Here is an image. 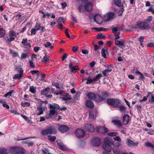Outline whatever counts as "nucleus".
<instances>
[{"mask_svg":"<svg viewBox=\"0 0 154 154\" xmlns=\"http://www.w3.org/2000/svg\"><path fill=\"white\" fill-rule=\"evenodd\" d=\"M10 53L12 54V56L14 57L18 56V53L17 52H16L14 51H12L11 50H10Z\"/></svg>","mask_w":154,"mask_h":154,"instance_id":"43","label":"nucleus"},{"mask_svg":"<svg viewBox=\"0 0 154 154\" xmlns=\"http://www.w3.org/2000/svg\"><path fill=\"white\" fill-rule=\"evenodd\" d=\"M37 110L39 111V112L37 113V116H39L43 114V112L45 110V107H44L38 106L37 107Z\"/></svg>","mask_w":154,"mask_h":154,"instance_id":"21","label":"nucleus"},{"mask_svg":"<svg viewBox=\"0 0 154 154\" xmlns=\"http://www.w3.org/2000/svg\"><path fill=\"white\" fill-rule=\"evenodd\" d=\"M36 88L35 87L33 86L30 87L29 88V91L33 94H35L36 92Z\"/></svg>","mask_w":154,"mask_h":154,"instance_id":"39","label":"nucleus"},{"mask_svg":"<svg viewBox=\"0 0 154 154\" xmlns=\"http://www.w3.org/2000/svg\"><path fill=\"white\" fill-rule=\"evenodd\" d=\"M18 71L19 73L15 74L13 77V79L20 80L22 78V77L23 75V70L21 68L18 69Z\"/></svg>","mask_w":154,"mask_h":154,"instance_id":"11","label":"nucleus"},{"mask_svg":"<svg viewBox=\"0 0 154 154\" xmlns=\"http://www.w3.org/2000/svg\"><path fill=\"white\" fill-rule=\"evenodd\" d=\"M145 146L147 147H150L153 151L154 150V145L149 142H146L144 143Z\"/></svg>","mask_w":154,"mask_h":154,"instance_id":"26","label":"nucleus"},{"mask_svg":"<svg viewBox=\"0 0 154 154\" xmlns=\"http://www.w3.org/2000/svg\"><path fill=\"white\" fill-rule=\"evenodd\" d=\"M48 139L51 141L54 142L56 139V137L55 136H52L51 135H49L48 136Z\"/></svg>","mask_w":154,"mask_h":154,"instance_id":"41","label":"nucleus"},{"mask_svg":"<svg viewBox=\"0 0 154 154\" xmlns=\"http://www.w3.org/2000/svg\"><path fill=\"white\" fill-rule=\"evenodd\" d=\"M59 148L60 149H61L63 151H65V150H67V147L66 146H65L64 145V144L63 145L60 146L59 147Z\"/></svg>","mask_w":154,"mask_h":154,"instance_id":"56","label":"nucleus"},{"mask_svg":"<svg viewBox=\"0 0 154 154\" xmlns=\"http://www.w3.org/2000/svg\"><path fill=\"white\" fill-rule=\"evenodd\" d=\"M121 0H114V2L115 5L119 7L122 6Z\"/></svg>","mask_w":154,"mask_h":154,"instance_id":"32","label":"nucleus"},{"mask_svg":"<svg viewBox=\"0 0 154 154\" xmlns=\"http://www.w3.org/2000/svg\"><path fill=\"white\" fill-rule=\"evenodd\" d=\"M112 71V69H106L103 71L102 73L104 76H106L107 75V72H110Z\"/></svg>","mask_w":154,"mask_h":154,"instance_id":"34","label":"nucleus"},{"mask_svg":"<svg viewBox=\"0 0 154 154\" xmlns=\"http://www.w3.org/2000/svg\"><path fill=\"white\" fill-rule=\"evenodd\" d=\"M27 39L26 38H23L22 42V43L23 44L24 46H29V47H30V43L27 42Z\"/></svg>","mask_w":154,"mask_h":154,"instance_id":"27","label":"nucleus"},{"mask_svg":"<svg viewBox=\"0 0 154 154\" xmlns=\"http://www.w3.org/2000/svg\"><path fill=\"white\" fill-rule=\"evenodd\" d=\"M69 67L70 72L74 73H76L79 70V68L78 66L76 65L74 66H73L72 64L70 63L69 65Z\"/></svg>","mask_w":154,"mask_h":154,"instance_id":"12","label":"nucleus"},{"mask_svg":"<svg viewBox=\"0 0 154 154\" xmlns=\"http://www.w3.org/2000/svg\"><path fill=\"white\" fill-rule=\"evenodd\" d=\"M29 63L30 67L32 68H34L35 67V65L33 63V61L29 60Z\"/></svg>","mask_w":154,"mask_h":154,"instance_id":"60","label":"nucleus"},{"mask_svg":"<svg viewBox=\"0 0 154 154\" xmlns=\"http://www.w3.org/2000/svg\"><path fill=\"white\" fill-rule=\"evenodd\" d=\"M44 46L46 48H53L51 43L49 42H47L46 44H44Z\"/></svg>","mask_w":154,"mask_h":154,"instance_id":"45","label":"nucleus"},{"mask_svg":"<svg viewBox=\"0 0 154 154\" xmlns=\"http://www.w3.org/2000/svg\"><path fill=\"white\" fill-rule=\"evenodd\" d=\"M10 38H8L7 40H6L5 41L6 42L8 43V44H10L11 43V42L13 40H14L15 38L13 36H9Z\"/></svg>","mask_w":154,"mask_h":154,"instance_id":"37","label":"nucleus"},{"mask_svg":"<svg viewBox=\"0 0 154 154\" xmlns=\"http://www.w3.org/2000/svg\"><path fill=\"white\" fill-rule=\"evenodd\" d=\"M28 55L27 54L23 53L21 54V59H25L26 58Z\"/></svg>","mask_w":154,"mask_h":154,"instance_id":"58","label":"nucleus"},{"mask_svg":"<svg viewBox=\"0 0 154 154\" xmlns=\"http://www.w3.org/2000/svg\"><path fill=\"white\" fill-rule=\"evenodd\" d=\"M111 29L113 33L114 34H115L118 31V29L116 27H112Z\"/></svg>","mask_w":154,"mask_h":154,"instance_id":"61","label":"nucleus"},{"mask_svg":"<svg viewBox=\"0 0 154 154\" xmlns=\"http://www.w3.org/2000/svg\"><path fill=\"white\" fill-rule=\"evenodd\" d=\"M92 143L94 146H98L101 143V140L99 138L95 137L93 138Z\"/></svg>","mask_w":154,"mask_h":154,"instance_id":"15","label":"nucleus"},{"mask_svg":"<svg viewBox=\"0 0 154 154\" xmlns=\"http://www.w3.org/2000/svg\"><path fill=\"white\" fill-rule=\"evenodd\" d=\"M124 11V6H122V8H121L120 10H119V11L118 13V15L119 16H122V14L123 11Z\"/></svg>","mask_w":154,"mask_h":154,"instance_id":"44","label":"nucleus"},{"mask_svg":"<svg viewBox=\"0 0 154 154\" xmlns=\"http://www.w3.org/2000/svg\"><path fill=\"white\" fill-rule=\"evenodd\" d=\"M134 29H138L142 30H146L150 28L149 24L145 21H138L132 26Z\"/></svg>","mask_w":154,"mask_h":154,"instance_id":"1","label":"nucleus"},{"mask_svg":"<svg viewBox=\"0 0 154 154\" xmlns=\"http://www.w3.org/2000/svg\"><path fill=\"white\" fill-rule=\"evenodd\" d=\"M50 108V112L49 115L50 116H53L55 113L57 114L58 112L56 109H58L60 108V106L55 103L51 104H49Z\"/></svg>","mask_w":154,"mask_h":154,"instance_id":"6","label":"nucleus"},{"mask_svg":"<svg viewBox=\"0 0 154 154\" xmlns=\"http://www.w3.org/2000/svg\"><path fill=\"white\" fill-rule=\"evenodd\" d=\"M152 20V16H149L147 17V18L144 20L146 21L148 23L150 22Z\"/></svg>","mask_w":154,"mask_h":154,"instance_id":"54","label":"nucleus"},{"mask_svg":"<svg viewBox=\"0 0 154 154\" xmlns=\"http://www.w3.org/2000/svg\"><path fill=\"white\" fill-rule=\"evenodd\" d=\"M21 105L23 107H29L30 106V103L29 102H26L24 103L22 102L21 103Z\"/></svg>","mask_w":154,"mask_h":154,"instance_id":"42","label":"nucleus"},{"mask_svg":"<svg viewBox=\"0 0 154 154\" xmlns=\"http://www.w3.org/2000/svg\"><path fill=\"white\" fill-rule=\"evenodd\" d=\"M102 76V75L101 73H99L97 74L95 78L93 79V82H95L97 80L100 79L101 77Z\"/></svg>","mask_w":154,"mask_h":154,"instance_id":"30","label":"nucleus"},{"mask_svg":"<svg viewBox=\"0 0 154 154\" xmlns=\"http://www.w3.org/2000/svg\"><path fill=\"white\" fill-rule=\"evenodd\" d=\"M129 122V117L128 114L124 115L123 117L122 122L124 125L127 124Z\"/></svg>","mask_w":154,"mask_h":154,"instance_id":"19","label":"nucleus"},{"mask_svg":"<svg viewBox=\"0 0 154 154\" xmlns=\"http://www.w3.org/2000/svg\"><path fill=\"white\" fill-rule=\"evenodd\" d=\"M52 86L55 87L57 89H59L60 88L59 84L57 82H53L52 84Z\"/></svg>","mask_w":154,"mask_h":154,"instance_id":"50","label":"nucleus"},{"mask_svg":"<svg viewBox=\"0 0 154 154\" xmlns=\"http://www.w3.org/2000/svg\"><path fill=\"white\" fill-rule=\"evenodd\" d=\"M16 32L14 31H11L9 34V36L16 37Z\"/></svg>","mask_w":154,"mask_h":154,"instance_id":"51","label":"nucleus"},{"mask_svg":"<svg viewBox=\"0 0 154 154\" xmlns=\"http://www.w3.org/2000/svg\"><path fill=\"white\" fill-rule=\"evenodd\" d=\"M112 144L114 145V142L112 143L108 138L105 137L104 139V144L103 145V147L105 150L110 152L112 150L111 145Z\"/></svg>","mask_w":154,"mask_h":154,"instance_id":"3","label":"nucleus"},{"mask_svg":"<svg viewBox=\"0 0 154 154\" xmlns=\"http://www.w3.org/2000/svg\"><path fill=\"white\" fill-rule=\"evenodd\" d=\"M107 103L109 106L117 107L121 103V100L118 98H108L106 100Z\"/></svg>","mask_w":154,"mask_h":154,"instance_id":"2","label":"nucleus"},{"mask_svg":"<svg viewBox=\"0 0 154 154\" xmlns=\"http://www.w3.org/2000/svg\"><path fill=\"white\" fill-rule=\"evenodd\" d=\"M5 31L1 28H0V38L3 37L5 35Z\"/></svg>","mask_w":154,"mask_h":154,"instance_id":"46","label":"nucleus"},{"mask_svg":"<svg viewBox=\"0 0 154 154\" xmlns=\"http://www.w3.org/2000/svg\"><path fill=\"white\" fill-rule=\"evenodd\" d=\"M36 31H37L34 28L31 29V35H35L36 34Z\"/></svg>","mask_w":154,"mask_h":154,"instance_id":"59","label":"nucleus"},{"mask_svg":"<svg viewBox=\"0 0 154 154\" xmlns=\"http://www.w3.org/2000/svg\"><path fill=\"white\" fill-rule=\"evenodd\" d=\"M91 29L92 30H96L97 31H106L107 30V29H105V28H102V27H99V28H97V27H94V28H92Z\"/></svg>","mask_w":154,"mask_h":154,"instance_id":"28","label":"nucleus"},{"mask_svg":"<svg viewBox=\"0 0 154 154\" xmlns=\"http://www.w3.org/2000/svg\"><path fill=\"white\" fill-rule=\"evenodd\" d=\"M105 38V36L103 35L101 33H99L97 35V39H102L104 38Z\"/></svg>","mask_w":154,"mask_h":154,"instance_id":"47","label":"nucleus"},{"mask_svg":"<svg viewBox=\"0 0 154 154\" xmlns=\"http://www.w3.org/2000/svg\"><path fill=\"white\" fill-rule=\"evenodd\" d=\"M118 107L119 108V110L121 112L125 111L126 109L125 107L123 105H122L121 106H120L119 105V106Z\"/></svg>","mask_w":154,"mask_h":154,"instance_id":"49","label":"nucleus"},{"mask_svg":"<svg viewBox=\"0 0 154 154\" xmlns=\"http://www.w3.org/2000/svg\"><path fill=\"white\" fill-rule=\"evenodd\" d=\"M97 132L103 134L105 133L108 132V129L104 126H97Z\"/></svg>","mask_w":154,"mask_h":154,"instance_id":"14","label":"nucleus"},{"mask_svg":"<svg viewBox=\"0 0 154 154\" xmlns=\"http://www.w3.org/2000/svg\"><path fill=\"white\" fill-rule=\"evenodd\" d=\"M89 117L91 119H94V116L93 112H89Z\"/></svg>","mask_w":154,"mask_h":154,"instance_id":"63","label":"nucleus"},{"mask_svg":"<svg viewBox=\"0 0 154 154\" xmlns=\"http://www.w3.org/2000/svg\"><path fill=\"white\" fill-rule=\"evenodd\" d=\"M78 10L80 13H84V6L82 5H79L78 7Z\"/></svg>","mask_w":154,"mask_h":154,"instance_id":"35","label":"nucleus"},{"mask_svg":"<svg viewBox=\"0 0 154 154\" xmlns=\"http://www.w3.org/2000/svg\"><path fill=\"white\" fill-rule=\"evenodd\" d=\"M85 105L87 107L91 109L93 108L94 107V103L89 100H88L86 101Z\"/></svg>","mask_w":154,"mask_h":154,"instance_id":"17","label":"nucleus"},{"mask_svg":"<svg viewBox=\"0 0 154 154\" xmlns=\"http://www.w3.org/2000/svg\"><path fill=\"white\" fill-rule=\"evenodd\" d=\"M149 131L147 132V134L151 135H154V130L151 129L149 130Z\"/></svg>","mask_w":154,"mask_h":154,"instance_id":"64","label":"nucleus"},{"mask_svg":"<svg viewBox=\"0 0 154 154\" xmlns=\"http://www.w3.org/2000/svg\"><path fill=\"white\" fill-rule=\"evenodd\" d=\"M139 143L138 142L135 143L134 142L131 140L128 139L127 140V144L128 146H137L138 145Z\"/></svg>","mask_w":154,"mask_h":154,"instance_id":"22","label":"nucleus"},{"mask_svg":"<svg viewBox=\"0 0 154 154\" xmlns=\"http://www.w3.org/2000/svg\"><path fill=\"white\" fill-rule=\"evenodd\" d=\"M119 38V37L118 38H114V40L115 41V45H119V47L120 48H122V47L123 46H124V47H125V45H124V44L123 42L117 40Z\"/></svg>","mask_w":154,"mask_h":154,"instance_id":"18","label":"nucleus"},{"mask_svg":"<svg viewBox=\"0 0 154 154\" xmlns=\"http://www.w3.org/2000/svg\"><path fill=\"white\" fill-rule=\"evenodd\" d=\"M9 152L12 154H23L25 152V150L22 148L14 146L10 148Z\"/></svg>","mask_w":154,"mask_h":154,"instance_id":"5","label":"nucleus"},{"mask_svg":"<svg viewBox=\"0 0 154 154\" xmlns=\"http://www.w3.org/2000/svg\"><path fill=\"white\" fill-rule=\"evenodd\" d=\"M107 52V49L105 50L104 48H102L101 51L102 56L105 59L106 58V52Z\"/></svg>","mask_w":154,"mask_h":154,"instance_id":"36","label":"nucleus"},{"mask_svg":"<svg viewBox=\"0 0 154 154\" xmlns=\"http://www.w3.org/2000/svg\"><path fill=\"white\" fill-rule=\"evenodd\" d=\"M94 19V21L98 24H101L103 21L102 17L98 14H96L95 15Z\"/></svg>","mask_w":154,"mask_h":154,"instance_id":"16","label":"nucleus"},{"mask_svg":"<svg viewBox=\"0 0 154 154\" xmlns=\"http://www.w3.org/2000/svg\"><path fill=\"white\" fill-rule=\"evenodd\" d=\"M97 94H94V93L89 92L87 94V96L89 100L95 101L97 102V100L98 98Z\"/></svg>","mask_w":154,"mask_h":154,"instance_id":"9","label":"nucleus"},{"mask_svg":"<svg viewBox=\"0 0 154 154\" xmlns=\"http://www.w3.org/2000/svg\"><path fill=\"white\" fill-rule=\"evenodd\" d=\"M112 121L118 127H120L122 125V123L119 120H113Z\"/></svg>","mask_w":154,"mask_h":154,"instance_id":"29","label":"nucleus"},{"mask_svg":"<svg viewBox=\"0 0 154 154\" xmlns=\"http://www.w3.org/2000/svg\"><path fill=\"white\" fill-rule=\"evenodd\" d=\"M41 25L40 23H36L35 24V25L34 26V28L37 30V31H38L41 28Z\"/></svg>","mask_w":154,"mask_h":154,"instance_id":"40","label":"nucleus"},{"mask_svg":"<svg viewBox=\"0 0 154 154\" xmlns=\"http://www.w3.org/2000/svg\"><path fill=\"white\" fill-rule=\"evenodd\" d=\"M14 92V91L13 90H10L8 92L6 93L5 94L4 96L5 97H7L8 96H11V94L12 93H13Z\"/></svg>","mask_w":154,"mask_h":154,"instance_id":"38","label":"nucleus"},{"mask_svg":"<svg viewBox=\"0 0 154 154\" xmlns=\"http://www.w3.org/2000/svg\"><path fill=\"white\" fill-rule=\"evenodd\" d=\"M133 72L134 73L136 74L137 75H138L140 72L138 70L137 68H136L135 67L132 70Z\"/></svg>","mask_w":154,"mask_h":154,"instance_id":"52","label":"nucleus"},{"mask_svg":"<svg viewBox=\"0 0 154 154\" xmlns=\"http://www.w3.org/2000/svg\"><path fill=\"white\" fill-rule=\"evenodd\" d=\"M57 22H58L57 25L56 26L58 27L59 29H60L61 30H62L63 29V25L61 23L60 21H57Z\"/></svg>","mask_w":154,"mask_h":154,"instance_id":"48","label":"nucleus"},{"mask_svg":"<svg viewBox=\"0 0 154 154\" xmlns=\"http://www.w3.org/2000/svg\"><path fill=\"white\" fill-rule=\"evenodd\" d=\"M119 145V144H118L115 145V146L112 148V151L115 154H118L120 152V149L118 147Z\"/></svg>","mask_w":154,"mask_h":154,"instance_id":"24","label":"nucleus"},{"mask_svg":"<svg viewBox=\"0 0 154 154\" xmlns=\"http://www.w3.org/2000/svg\"><path fill=\"white\" fill-rule=\"evenodd\" d=\"M31 74L33 75H35L37 74V75H38L39 74V71L38 70H32L31 71Z\"/></svg>","mask_w":154,"mask_h":154,"instance_id":"62","label":"nucleus"},{"mask_svg":"<svg viewBox=\"0 0 154 154\" xmlns=\"http://www.w3.org/2000/svg\"><path fill=\"white\" fill-rule=\"evenodd\" d=\"M152 6H151L147 10L148 12H151L154 15V9L152 8Z\"/></svg>","mask_w":154,"mask_h":154,"instance_id":"55","label":"nucleus"},{"mask_svg":"<svg viewBox=\"0 0 154 154\" xmlns=\"http://www.w3.org/2000/svg\"><path fill=\"white\" fill-rule=\"evenodd\" d=\"M0 154H8L7 149L5 148H0Z\"/></svg>","mask_w":154,"mask_h":154,"instance_id":"31","label":"nucleus"},{"mask_svg":"<svg viewBox=\"0 0 154 154\" xmlns=\"http://www.w3.org/2000/svg\"><path fill=\"white\" fill-rule=\"evenodd\" d=\"M90 77L89 76L88 77V79H87V81L86 82V83L87 84H91L92 82H93V79H89L90 78Z\"/></svg>","mask_w":154,"mask_h":154,"instance_id":"57","label":"nucleus"},{"mask_svg":"<svg viewBox=\"0 0 154 154\" xmlns=\"http://www.w3.org/2000/svg\"><path fill=\"white\" fill-rule=\"evenodd\" d=\"M76 137L79 139H81L84 137L85 135V131L81 129H77L75 132Z\"/></svg>","mask_w":154,"mask_h":154,"instance_id":"8","label":"nucleus"},{"mask_svg":"<svg viewBox=\"0 0 154 154\" xmlns=\"http://www.w3.org/2000/svg\"><path fill=\"white\" fill-rule=\"evenodd\" d=\"M45 62H49V57L48 55L46 54L45 55L42 60V62L43 63Z\"/></svg>","mask_w":154,"mask_h":154,"instance_id":"33","label":"nucleus"},{"mask_svg":"<svg viewBox=\"0 0 154 154\" xmlns=\"http://www.w3.org/2000/svg\"><path fill=\"white\" fill-rule=\"evenodd\" d=\"M50 91V88L48 87H47L45 89H43L41 91V94L42 95L46 96L48 93Z\"/></svg>","mask_w":154,"mask_h":154,"instance_id":"23","label":"nucleus"},{"mask_svg":"<svg viewBox=\"0 0 154 154\" xmlns=\"http://www.w3.org/2000/svg\"><path fill=\"white\" fill-rule=\"evenodd\" d=\"M58 129L60 132L63 133L69 131V128L65 125H61L59 126Z\"/></svg>","mask_w":154,"mask_h":154,"instance_id":"10","label":"nucleus"},{"mask_svg":"<svg viewBox=\"0 0 154 154\" xmlns=\"http://www.w3.org/2000/svg\"><path fill=\"white\" fill-rule=\"evenodd\" d=\"M56 129L54 126H51L45 129L42 130L41 132V134L43 135H51L56 134Z\"/></svg>","mask_w":154,"mask_h":154,"instance_id":"4","label":"nucleus"},{"mask_svg":"<svg viewBox=\"0 0 154 154\" xmlns=\"http://www.w3.org/2000/svg\"><path fill=\"white\" fill-rule=\"evenodd\" d=\"M117 133L116 132H112L108 133L107 135L109 136H116L117 135Z\"/></svg>","mask_w":154,"mask_h":154,"instance_id":"53","label":"nucleus"},{"mask_svg":"<svg viewBox=\"0 0 154 154\" xmlns=\"http://www.w3.org/2000/svg\"><path fill=\"white\" fill-rule=\"evenodd\" d=\"M85 10L88 11H91L92 10V3L90 2H88L85 6Z\"/></svg>","mask_w":154,"mask_h":154,"instance_id":"20","label":"nucleus"},{"mask_svg":"<svg viewBox=\"0 0 154 154\" xmlns=\"http://www.w3.org/2000/svg\"><path fill=\"white\" fill-rule=\"evenodd\" d=\"M114 14L112 12H109L107 14V19L106 20L108 21L113 18Z\"/></svg>","mask_w":154,"mask_h":154,"instance_id":"25","label":"nucleus"},{"mask_svg":"<svg viewBox=\"0 0 154 154\" xmlns=\"http://www.w3.org/2000/svg\"><path fill=\"white\" fill-rule=\"evenodd\" d=\"M85 129L88 131L93 132L95 131V129L93 126L89 123L85 124Z\"/></svg>","mask_w":154,"mask_h":154,"instance_id":"13","label":"nucleus"},{"mask_svg":"<svg viewBox=\"0 0 154 154\" xmlns=\"http://www.w3.org/2000/svg\"><path fill=\"white\" fill-rule=\"evenodd\" d=\"M98 98L97 99V102H100L105 100L107 97H109V94L107 91H103L101 93V96L97 94Z\"/></svg>","mask_w":154,"mask_h":154,"instance_id":"7","label":"nucleus"}]
</instances>
